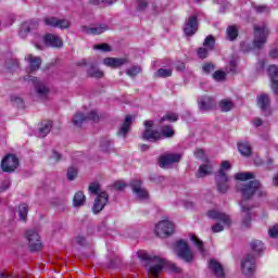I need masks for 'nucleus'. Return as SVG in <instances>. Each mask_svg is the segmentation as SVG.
Instances as JSON below:
<instances>
[{
	"mask_svg": "<svg viewBox=\"0 0 278 278\" xmlns=\"http://www.w3.org/2000/svg\"><path fill=\"white\" fill-rule=\"evenodd\" d=\"M25 60L28 61L29 66L27 68L28 73H36L40 68V64H42V60L40 56H34L31 54H28Z\"/></svg>",
	"mask_w": 278,
	"mask_h": 278,
	"instance_id": "25",
	"label": "nucleus"
},
{
	"mask_svg": "<svg viewBox=\"0 0 278 278\" xmlns=\"http://www.w3.org/2000/svg\"><path fill=\"white\" fill-rule=\"evenodd\" d=\"M86 121H99V114L97 113V111H91L87 116L84 115V113L78 112L72 118L74 127H79L80 125L86 123Z\"/></svg>",
	"mask_w": 278,
	"mask_h": 278,
	"instance_id": "12",
	"label": "nucleus"
},
{
	"mask_svg": "<svg viewBox=\"0 0 278 278\" xmlns=\"http://www.w3.org/2000/svg\"><path fill=\"white\" fill-rule=\"evenodd\" d=\"M186 68V64L184 62L176 63V71H184Z\"/></svg>",
	"mask_w": 278,
	"mask_h": 278,
	"instance_id": "64",
	"label": "nucleus"
},
{
	"mask_svg": "<svg viewBox=\"0 0 278 278\" xmlns=\"http://www.w3.org/2000/svg\"><path fill=\"white\" fill-rule=\"evenodd\" d=\"M232 108H235V104L230 99H224L219 102L220 112H231Z\"/></svg>",
	"mask_w": 278,
	"mask_h": 278,
	"instance_id": "33",
	"label": "nucleus"
},
{
	"mask_svg": "<svg viewBox=\"0 0 278 278\" xmlns=\"http://www.w3.org/2000/svg\"><path fill=\"white\" fill-rule=\"evenodd\" d=\"M268 75L271 81V89L276 94H278V66L270 65L268 67Z\"/></svg>",
	"mask_w": 278,
	"mask_h": 278,
	"instance_id": "23",
	"label": "nucleus"
},
{
	"mask_svg": "<svg viewBox=\"0 0 278 278\" xmlns=\"http://www.w3.org/2000/svg\"><path fill=\"white\" fill-rule=\"evenodd\" d=\"M241 273L245 277H251L255 273V256L248 254L241 261Z\"/></svg>",
	"mask_w": 278,
	"mask_h": 278,
	"instance_id": "9",
	"label": "nucleus"
},
{
	"mask_svg": "<svg viewBox=\"0 0 278 278\" xmlns=\"http://www.w3.org/2000/svg\"><path fill=\"white\" fill-rule=\"evenodd\" d=\"M103 64L105 66H110L111 68H118L121 66H125V64H129V59L127 58H106L103 60Z\"/></svg>",
	"mask_w": 278,
	"mask_h": 278,
	"instance_id": "19",
	"label": "nucleus"
},
{
	"mask_svg": "<svg viewBox=\"0 0 278 278\" xmlns=\"http://www.w3.org/2000/svg\"><path fill=\"white\" fill-rule=\"evenodd\" d=\"M140 66H131L130 68L127 70L126 75H128V77H136L137 75L140 74Z\"/></svg>",
	"mask_w": 278,
	"mask_h": 278,
	"instance_id": "47",
	"label": "nucleus"
},
{
	"mask_svg": "<svg viewBox=\"0 0 278 278\" xmlns=\"http://www.w3.org/2000/svg\"><path fill=\"white\" fill-rule=\"evenodd\" d=\"M7 67L12 71V68H18V60L10 59L5 63Z\"/></svg>",
	"mask_w": 278,
	"mask_h": 278,
	"instance_id": "49",
	"label": "nucleus"
},
{
	"mask_svg": "<svg viewBox=\"0 0 278 278\" xmlns=\"http://www.w3.org/2000/svg\"><path fill=\"white\" fill-rule=\"evenodd\" d=\"M83 34H90L91 36H99L104 31H108V25H98V26H81Z\"/></svg>",
	"mask_w": 278,
	"mask_h": 278,
	"instance_id": "22",
	"label": "nucleus"
},
{
	"mask_svg": "<svg viewBox=\"0 0 278 278\" xmlns=\"http://www.w3.org/2000/svg\"><path fill=\"white\" fill-rule=\"evenodd\" d=\"M268 235L270 238H277L278 236V225H274L273 227L269 228Z\"/></svg>",
	"mask_w": 278,
	"mask_h": 278,
	"instance_id": "54",
	"label": "nucleus"
},
{
	"mask_svg": "<svg viewBox=\"0 0 278 278\" xmlns=\"http://www.w3.org/2000/svg\"><path fill=\"white\" fill-rule=\"evenodd\" d=\"M52 127H53V122L42 123L41 126L39 127L38 137L45 138L51 131Z\"/></svg>",
	"mask_w": 278,
	"mask_h": 278,
	"instance_id": "32",
	"label": "nucleus"
},
{
	"mask_svg": "<svg viewBox=\"0 0 278 278\" xmlns=\"http://www.w3.org/2000/svg\"><path fill=\"white\" fill-rule=\"evenodd\" d=\"M268 27L266 25L254 26V41L255 49H262L266 45V38H268Z\"/></svg>",
	"mask_w": 278,
	"mask_h": 278,
	"instance_id": "6",
	"label": "nucleus"
},
{
	"mask_svg": "<svg viewBox=\"0 0 278 278\" xmlns=\"http://www.w3.org/2000/svg\"><path fill=\"white\" fill-rule=\"evenodd\" d=\"M211 229H212L213 233H220V231H223L225 229V227L220 223H217V224L213 225Z\"/></svg>",
	"mask_w": 278,
	"mask_h": 278,
	"instance_id": "53",
	"label": "nucleus"
},
{
	"mask_svg": "<svg viewBox=\"0 0 278 278\" xmlns=\"http://www.w3.org/2000/svg\"><path fill=\"white\" fill-rule=\"evenodd\" d=\"M207 216L213 220H219L224 225H231V217H229V215L222 213L219 211H216V210L208 211Z\"/></svg>",
	"mask_w": 278,
	"mask_h": 278,
	"instance_id": "18",
	"label": "nucleus"
},
{
	"mask_svg": "<svg viewBox=\"0 0 278 278\" xmlns=\"http://www.w3.org/2000/svg\"><path fill=\"white\" fill-rule=\"evenodd\" d=\"M238 151H239V153H241V155H244L245 157H249V155H251V153H253L251 144L247 141L238 143Z\"/></svg>",
	"mask_w": 278,
	"mask_h": 278,
	"instance_id": "30",
	"label": "nucleus"
},
{
	"mask_svg": "<svg viewBox=\"0 0 278 278\" xmlns=\"http://www.w3.org/2000/svg\"><path fill=\"white\" fill-rule=\"evenodd\" d=\"M89 192L91 194H101V192H105V191H101V185L100 184H97V182H92L90 186H89Z\"/></svg>",
	"mask_w": 278,
	"mask_h": 278,
	"instance_id": "43",
	"label": "nucleus"
},
{
	"mask_svg": "<svg viewBox=\"0 0 278 278\" xmlns=\"http://www.w3.org/2000/svg\"><path fill=\"white\" fill-rule=\"evenodd\" d=\"M93 49L104 52L112 51V48L108 43L96 45L93 46Z\"/></svg>",
	"mask_w": 278,
	"mask_h": 278,
	"instance_id": "50",
	"label": "nucleus"
},
{
	"mask_svg": "<svg viewBox=\"0 0 278 278\" xmlns=\"http://www.w3.org/2000/svg\"><path fill=\"white\" fill-rule=\"evenodd\" d=\"M131 188L132 192L139 197V199H149V191L147 189L142 188V181L141 180H132L131 181Z\"/></svg>",
	"mask_w": 278,
	"mask_h": 278,
	"instance_id": "20",
	"label": "nucleus"
},
{
	"mask_svg": "<svg viewBox=\"0 0 278 278\" xmlns=\"http://www.w3.org/2000/svg\"><path fill=\"white\" fill-rule=\"evenodd\" d=\"M10 186H12V182L10 180H4L0 188V192H5V190H8Z\"/></svg>",
	"mask_w": 278,
	"mask_h": 278,
	"instance_id": "58",
	"label": "nucleus"
},
{
	"mask_svg": "<svg viewBox=\"0 0 278 278\" xmlns=\"http://www.w3.org/2000/svg\"><path fill=\"white\" fill-rule=\"evenodd\" d=\"M208 268L213 273V275H215V277L225 278V269L223 268V265L218 263V261L210 260Z\"/></svg>",
	"mask_w": 278,
	"mask_h": 278,
	"instance_id": "21",
	"label": "nucleus"
},
{
	"mask_svg": "<svg viewBox=\"0 0 278 278\" xmlns=\"http://www.w3.org/2000/svg\"><path fill=\"white\" fill-rule=\"evenodd\" d=\"M191 241L195 244V247L199 249L200 253H205V248H203V241L198 239L197 236H191Z\"/></svg>",
	"mask_w": 278,
	"mask_h": 278,
	"instance_id": "45",
	"label": "nucleus"
},
{
	"mask_svg": "<svg viewBox=\"0 0 278 278\" xmlns=\"http://www.w3.org/2000/svg\"><path fill=\"white\" fill-rule=\"evenodd\" d=\"M36 29H38V22L36 21L24 22L20 29V36L21 38H27V34Z\"/></svg>",
	"mask_w": 278,
	"mask_h": 278,
	"instance_id": "24",
	"label": "nucleus"
},
{
	"mask_svg": "<svg viewBox=\"0 0 278 278\" xmlns=\"http://www.w3.org/2000/svg\"><path fill=\"white\" fill-rule=\"evenodd\" d=\"M235 178L239 181H249V179H255V174L247 172V173H238L235 175Z\"/></svg>",
	"mask_w": 278,
	"mask_h": 278,
	"instance_id": "37",
	"label": "nucleus"
},
{
	"mask_svg": "<svg viewBox=\"0 0 278 278\" xmlns=\"http://www.w3.org/2000/svg\"><path fill=\"white\" fill-rule=\"evenodd\" d=\"M88 77H93L94 79H101L103 77V72L97 67V64L91 63L87 70Z\"/></svg>",
	"mask_w": 278,
	"mask_h": 278,
	"instance_id": "29",
	"label": "nucleus"
},
{
	"mask_svg": "<svg viewBox=\"0 0 278 278\" xmlns=\"http://www.w3.org/2000/svg\"><path fill=\"white\" fill-rule=\"evenodd\" d=\"M155 233L159 238H168L175 233V224L169 220H161L155 226Z\"/></svg>",
	"mask_w": 278,
	"mask_h": 278,
	"instance_id": "7",
	"label": "nucleus"
},
{
	"mask_svg": "<svg viewBox=\"0 0 278 278\" xmlns=\"http://www.w3.org/2000/svg\"><path fill=\"white\" fill-rule=\"evenodd\" d=\"M43 23L45 25H48V27H54L59 29H68V27H71V22L68 20L58 17H45Z\"/></svg>",
	"mask_w": 278,
	"mask_h": 278,
	"instance_id": "14",
	"label": "nucleus"
},
{
	"mask_svg": "<svg viewBox=\"0 0 278 278\" xmlns=\"http://www.w3.org/2000/svg\"><path fill=\"white\" fill-rule=\"evenodd\" d=\"M250 249L254 253H262L264 251V243L260 240H253L250 242Z\"/></svg>",
	"mask_w": 278,
	"mask_h": 278,
	"instance_id": "35",
	"label": "nucleus"
},
{
	"mask_svg": "<svg viewBox=\"0 0 278 278\" xmlns=\"http://www.w3.org/2000/svg\"><path fill=\"white\" fill-rule=\"evenodd\" d=\"M238 38V27L236 26H228L227 27V39L230 41L236 40Z\"/></svg>",
	"mask_w": 278,
	"mask_h": 278,
	"instance_id": "39",
	"label": "nucleus"
},
{
	"mask_svg": "<svg viewBox=\"0 0 278 278\" xmlns=\"http://www.w3.org/2000/svg\"><path fill=\"white\" fill-rule=\"evenodd\" d=\"M134 123V116L131 115H127L124 124L122 125V127L118 130V135L119 136H127V134H129V129H131V124Z\"/></svg>",
	"mask_w": 278,
	"mask_h": 278,
	"instance_id": "28",
	"label": "nucleus"
},
{
	"mask_svg": "<svg viewBox=\"0 0 278 278\" xmlns=\"http://www.w3.org/2000/svg\"><path fill=\"white\" fill-rule=\"evenodd\" d=\"M257 105L264 112L265 116L270 114V98L266 93L257 96Z\"/></svg>",
	"mask_w": 278,
	"mask_h": 278,
	"instance_id": "17",
	"label": "nucleus"
},
{
	"mask_svg": "<svg viewBox=\"0 0 278 278\" xmlns=\"http://www.w3.org/2000/svg\"><path fill=\"white\" fill-rule=\"evenodd\" d=\"M194 155L198 160H203L205 157V151L203 149H198L194 151Z\"/></svg>",
	"mask_w": 278,
	"mask_h": 278,
	"instance_id": "57",
	"label": "nucleus"
},
{
	"mask_svg": "<svg viewBox=\"0 0 278 278\" xmlns=\"http://www.w3.org/2000/svg\"><path fill=\"white\" fill-rule=\"evenodd\" d=\"M255 12H257V14H262L264 12H268V7L266 5H258L254 8Z\"/></svg>",
	"mask_w": 278,
	"mask_h": 278,
	"instance_id": "60",
	"label": "nucleus"
},
{
	"mask_svg": "<svg viewBox=\"0 0 278 278\" xmlns=\"http://www.w3.org/2000/svg\"><path fill=\"white\" fill-rule=\"evenodd\" d=\"M216 43V39H214V36L208 35L204 42H203V47H205L206 49H208L210 51H212V49H214V45Z\"/></svg>",
	"mask_w": 278,
	"mask_h": 278,
	"instance_id": "42",
	"label": "nucleus"
},
{
	"mask_svg": "<svg viewBox=\"0 0 278 278\" xmlns=\"http://www.w3.org/2000/svg\"><path fill=\"white\" fill-rule=\"evenodd\" d=\"M231 168V164L228 161H224L222 163V167L218 174L215 176V181L217 184V190L222 194H225L229 190V177L225 173V170H229Z\"/></svg>",
	"mask_w": 278,
	"mask_h": 278,
	"instance_id": "3",
	"label": "nucleus"
},
{
	"mask_svg": "<svg viewBox=\"0 0 278 278\" xmlns=\"http://www.w3.org/2000/svg\"><path fill=\"white\" fill-rule=\"evenodd\" d=\"M212 71H214V65H212L210 63L203 65V72L204 73H212Z\"/></svg>",
	"mask_w": 278,
	"mask_h": 278,
	"instance_id": "62",
	"label": "nucleus"
},
{
	"mask_svg": "<svg viewBox=\"0 0 278 278\" xmlns=\"http://www.w3.org/2000/svg\"><path fill=\"white\" fill-rule=\"evenodd\" d=\"M161 136L164 138H173L175 136V130H173V126H163L161 128Z\"/></svg>",
	"mask_w": 278,
	"mask_h": 278,
	"instance_id": "40",
	"label": "nucleus"
},
{
	"mask_svg": "<svg viewBox=\"0 0 278 278\" xmlns=\"http://www.w3.org/2000/svg\"><path fill=\"white\" fill-rule=\"evenodd\" d=\"M91 5H100V8H105V0H90Z\"/></svg>",
	"mask_w": 278,
	"mask_h": 278,
	"instance_id": "61",
	"label": "nucleus"
},
{
	"mask_svg": "<svg viewBox=\"0 0 278 278\" xmlns=\"http://www.w3.org/2000/svg\"><path fill=\"white\" fill-rule=\"evenodd\" d=\"M26 240L30 251H40L42 249V239L38 231L30 229L26 231Z\"/></svg>",
	"mask_w": 278,
	"mask_h": 278,
	"instance_id": "8",
	"label": "nucleus"
},
{
	"mask_svg": "<svg viewBox=\"0 0 278 278\" xmlns=\"http://www.w3.org/2000/svg\"><path fill=\"white\" fill-rule=\"evenodd\" d=\"M77 168L75 167H68L67 169V180L68 181H75V179L77 178Z\"/></svg>",
	"mask_w": 278,
	"mask_h": 278,
	"instance_id": "46",
	"label": "nucleus"
},
{
	"mask_svg": "<svg viewBox=\"0 0 278 278\" xmlns=\"http://www.w3.org/2000/svg\"><path fill=\"white\" fill-rule=\"evenodd\" d=\"M237 66H238V62H237L235 59H232V60L230 61L229 68L226 70L227 73H236Z\"/></svg>",
	"mask_w": 278,
	"mask_h": 278,
	"instance_id": "55",
	"label": "nucleus"
},
{
	"mask_svg": "<svg viewBox=\"0 0 278 278\" xmlns=\"http://www.w3.org/2000/svg\"><path fill=\"white\" fill-rule=\"evenodd\" d=\"M166 121H168L169 123H177V121H179V116L177 115V113H167L160 118L159 123H166Z\"/></svg>",
	"mask_w": 278,
	"mask_h": 278,
	"instance_id": "36",
	"label": "nucleus"
},
{
	"mask_svg": "<svg viewBox=\"0 0 278 278\" xmlns=\"http://www.w3.org/2000/svg\"><path fill=\"white\" fill-rule=\"evenodd\" d=\"M212 163H206L199 167V177H207V175H212Z\"/></svg>",
	"mask_w": 278,
	"mask_h": 278,
	"instance_id": "34",
	"label": "nucleus"
},
{
	"mask_svg": "<svg viewBox=\"0 0 278 278\" xmlns=\"http://www.w3.org/2000/svg\"><path fill=\"white\" fill-rule=\"evenodd\" d=\"M149 2L147 0H138V10H147Z\"/></svg>",
	"mask_w": 278,
	"mask_h": 278,
	"instance_id": "59",
	"label": "nucleus"
},
{
	"mask_svg": "<svg viewBox=\"0 0 278 278\" xmlns=\"http://www.w3.org/2000/svg\"><path fill=\"white\" fill-rule=\"evenodd\" d=\"M197 31H199V20L197 18V15H191L184 26V34L190 37L194 36Z\"/></svg>",
	"mask_w": 278,
	"mask_h": 278,
	"instance_id": "15",
	"label": "nucleus"
},
{
	"mask_svg": "<svg viewBox=\"0 0 278 278\" xmlns=\"http://www.w3.org/2000/svg\"><path fill=\"white\" fill-rule=\"evenodd\" d=\"M18 168V157L14 154H8L2 159L1 169L3 173H14Z\"/></svg>",
	"mask_w": 278,
	"mask_h": 278,
	"instance_id": "10",
	"label": "nucleus"
},
{
	"mask_svg": "<svg viewBox=\"0 0 278 278\" xmlns=\"http://www.w3.org/2000/svg\"><path fill=\"white\" fill-rule=\"evenodd\" d=\"M29 212V206L26 203L20 204L18 214L21 220H27V214Z\"/></svg>",
	"mask_w": 278,
	"mask_h": 278,
	"instance_id": "38",
	"label": "nucleus"
},
{
	"mask_svg": "<svg viewBox=\"0 0 278 278\" xmlns=\"http://www.w3.org/2000/svg\"><path fill=\"white\" fill-rule=\"evenodd\" d=\"M113 187L115 188V190H125V188H127V185L123 180H118L113 185Z\"/></svg>",
	"mask_w": 278,
	"mask_h": 278,
	"instance_id": "56",
	"label": "nucleus"
},
{
	"mask_svg": "<svg viewBox=\"0 0 278 278\" xmlns=\"http://www.w3.org/2000/svg\"><path fill=\"white\" fill-rule=\"evenodd\" d=\"M226 77H227V73H225L223 71H216L213 74V79H215V81H225Z\"/></svg>",
	"mask_w": 278,
	"mask_h": 278,
	"instance_id": "48",
	"label": "nucleus"
},
{
	"mask_svg": "<svg viewBox=\"0 0 278 278\" xmlns=\"http://www.w3.org/2000/svg\"><path fill=\"white\" fill-rule=\"evenodd\" d=\"M43 42L47 47H63L62 39L53 34H48L43 37Z\"/></svg>",
	"mask_w": 278,
	"mask_h": 278,
	"instance_id": "27",
	"label": "nucleus"
},
{
	"mask_svg": "<svg viewBox=\"0 0 278 278\" xmlns=\"http://www.w3.org/2000/svg\"><path fill=\"white\" fill-rule=\"evenodd\" d=\"M40 40H42V37L40 35H35V39L33 40V43L35 45L36 49H43L42 43H40Z\"/></svg>",
	"mask_w": 278,
	"mask_h": 278,
	"instance_id": "52",
	"label": "nucleus"
},
{
	"mask_svg": "<svg viewBox=\"0 0 278 278\" xmlns=\"http://www.w3.org/2000/svg\"><path fill=\"white\" fill-rule=\"evenodd\" d=\"M11 102L13 103V105L15 108H24L25 103L23 102V98L14 94V96H11Z\"/></svg>",
	"mask_w": 278,
	"mask_h": 278,
	"instance_id": "44",
	"label": "nucleus"
},
{
	"mask_svg": "<svg viewBox=\"0 0 278 278\" xmlns=\"http://www.w3.org/2000/svg\"><path fill=\"white\" fill-rule=\"evenodd\" d=\"M139 257L143 262H147L146 266H148L150 277L160 278L164 268H168L170 273H181V269L175 263L168 262L160 256H153L143 252L139 254Z\"/></svg>",
	"mask_w": 278,
	"mask_h": 278,
	"instance_id": "2",
	"label": "nucleus"
},
{
	"mask_svg": "<svg viewBox=\"0 0 278 278\" xmlns=\"http://www.w3.org/2000/svg\"><path fill=\"white\" fill-rule=\"evenodd\" d=\"M207 51H210L208 48H199V49H198V56H199L201 60H205V58H207Z\"/></svg>",
	"mask_w": 278,
	"mask_h": 278,
	"instance_id": "51",
	"label": "nucleus"
},
{
	"mask_svg": "<svg viewBox=\"0 0 278 278\" xmlns=\"http://www.w3.org/2000/svg\"><path fill=\"white\" fill-rule=\"evenodd\" d=\"M237 190L241 194V227L242 229H249L251 227V210L253 206H249L247 201H249V199H253L254 194H258V197H266V191L262 188L260 180L239 182L237 184Z\"/></svg>",
	"mask_w": 278,
	"mask_h": 278,
	"instance_id": "1",
	"label": "nucleus"
},
{
	"mask_svg": "<svg viewBox=\"0 0 278 278\" xmlns=\"http://www.w3.org/2000/svg\"><path fill=\"white\" fill-rule=\"evenodd\" d=\"M142 139L148 140L149 142H157V140H162V134L157 130L147 128L142 132Z\"/></svg>",
	"mask_w": 278,
	"mask_h": 278,
	"instance_id": "26",
	"label": "nucleus"
},
{
	"mask_svg": "<svg viewBox=\"0 0 278 278\" xmlns=\"http://www.w3.org/2000/svg\"><path fill=\"white\" fill-rule=\"evenodd\" d=\"M174 252L176 253L177 257L184 260V262L190 263L192 260H194V254L185 240H179L175 243Z\"/></svg>",
	"mask_w": 278,
	"mask_h": 278,
	"instance_id": "4",
	"label": "nucleus"
},
{
	"mask_svg": "<svg viewBox=\"0 0 278 278\" xmlns=\"http://www.w3.org/2000/svg\"><path fill=\"white\" fill-rule=\"evenodd\" d=\"M25 80L29 81L35 86V91L38 99H40L41 101H47V99H49V93L51 92V90L49 89V86L38 80V78L34 76H27L25 77Z\"/></svg>",
	"mask_w": 278,
	"mask_h": 278,
	"instance_id": "5",
	"label": "nucleus"
},
{
	"mask_svg": "<svg viewBox=\"0 0 278 278\" xmlns=\"http://www.w3.org/2000/svg\"><path fill=\"white\" fill-rule=\"evenodd\" d=\"M73 203H74V207H81L83 205H85L86 195L84 194V192L81 191L76 192L73 198Z\"/></svg>",
	"mask_w": 278,
	"mask_h": 278,
	"instance_id": "31",
	"label": "nucleus"
},
{
	"mask_svg": "<svg viewBox=\"0 0 278 278\" xmlns=\"http://www.w3.org/2000/svg\"><path fill=\"white\" fill-rule=\"evenodd\" d=\"M109 200H110V195L108 194V192H100L94 199V202L92 205L93 214H99L100 212H103V210L108 205Z\"/></svg>",
	"mask_w": 278,
	"mask_h": 278,
	"instance_id": "13",
	"label": "nucleus"
},
{
	"mask_svg": "<svg viewBox=\"0 0 278 278\" xmlns=\"http://www.w3.org/2000/svg\"><path fill=\"white\" fill-rule=\"evenodd\" d=\"M199 109L202 112H210L216 108V100L212 97L204 96L198 99Z\"/></svg>",
	"mask_w": 278,
	"mask_h": 278,
	"instance_id": "16",
	"label": "nucleus"
},
{
	"mask_svg": "<svg viewBox=\"0 0 278 278\" xmlns=\"http://www.w3.org/2000/svg\"><path fill=\"white\" fill-rule=\"evenodd\" d=\"M181 162V154L179 153H166L160 156L159 166L161 168H168L173 164Z\"/></svg>",
	"mask_w": 278,
	"mask_h": 278,
	"instance_id": "11",
	"label": "nucleus"
},
{
	"mask_svg": "<svg viewBox=\"0 0 278 278\" xmlns=\"http://www.w3.org/2000/svg\"><path fill=\"white\" fill-rule=\"evenodd\" d=\"M173 75V70L160 68L154 73V77L156 78H166Z\"/></svg>",
	"mask_w": 278,
	"mask_h": 278,
	"instance_id": "41",
	"label": "nucleus"
},
{
	"mask_svg": "<svg viewBox=\"0 0 278 278\" xmlns=\"http://www.w3.org/2000/svg\"><path fill=\"white\" fill-rule=\"evenodd\" d=\"M51 159L54 160V162H60V160H62V155L56 151H53Z\"/></svg>",
	"mask_w": 278,
	"mask_h": 278,
	"instance_id": "63",
	"label": "nucleus"
}]
</instances>
